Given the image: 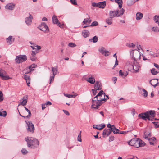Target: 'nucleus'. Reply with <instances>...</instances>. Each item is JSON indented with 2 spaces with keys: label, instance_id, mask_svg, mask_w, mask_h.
<instances>
[{
  "label": "nucleus",
  "instance_id": "11",
  "mask_svg": "<svg viewBox=\"0 0 159 159\" xmlns=\"http://www.w3.org/2000/svg\"><path fill=\"white\" fill-rule=\"evenodd\" d=\"M98 51L101 53L105 56H109L108 53L109 52L108 51H107L105 48L103 47H101L99 48Z\"/></svg>",
  "mask_w": 159,
  "mask_h": 159
},
{
  "label": "nucleus",
  "instance_id": "45",
  "mask_svg": "<svg viewBox=\"0 0 159 159\" xmlns=\"http://www.w3.org/2000/svg\"><path fill=\"white\" fill-rule=\"evenodd\" d=\"M150 137L151 134L150 133L148 134H144V137L145 139L149 140L151 139Z\"/></svg>",
  "mask_w": 159,
  "mask_h": 159
},
{
  "label": "nucleus",
  "instance_id": "13",
  "mask_svg": "<svg viewBox=\"0 0 159 159\" xmlns=\"http://www.w3.org/2000/svg\"><path fill=\"white\" fill-rule=\"evenodd\" d=\"M112 130L111 129H105L103 131L102 135L103 137H105L106 136H108L112 132Z\"/></svg>",
  "mask_w": 159,
  "mask_h": 159
},
{
  "label": "nucleus",
  "instance_id": "46",
  "mask_svg": "<svg viewBox=\"0 0 159 159\" xmlns=\"http://www.w3.org/2000/svg\"><path fill=\"white\" fill-rule=\"evenodd\" d=\"M126 45L127 47L132 48H133L135 46V45L132 43H126Z\"/></svg>",
  "mask_w": 159,
  "mask_h": 159
},
{
  "label": "nucleus",
  "instance_id": "41",
  "mask_svg": "<svg viewBox=\"0 0 159 159\" xmlns=\"http://www.w3.org/2000/svg\"><path fill=\"white\" fill-rule=\"evenodd\" d=\"M37 66V65H35V64H33L30 66L28 67L29 68V69L31 70V71H32L34 70L33 69L35 68Z\"/></svg>",
  "mask_w": 159,
  "mask_h": 159
},
{
  "label": "nucleus",
  "instance_id": "24",
  "mask_svg": "<svg viewBox=\"0 0 159 159\" xmlns=\"http://www.w3.org/2000/svg\"><path fill=\"white\" fill-rule=\"evenodd\" d=\"M82 34L84 37L86 38L89 35V32L88 30H84L82 32Z\"/></svg>",
  "mask_w": 159,
  "mask_h": 159
},
{
  "label": "nucleus",
  "instance_id": "56",
  "mask_svg": "<svg viewBox=\"0 0 159 159\" xmlns=\"http://www.w3.org/2000/svg\"><path fill=\"white\" fill-rule=\"evenodd\" d=\"M92 93L94 95H95L96 94L97 90L96 89H92Z\"/></svg>",
  "mask_w": 159,
  "mask_h": 159
},
{
  "label": "nucleus",
  "instance_id": "4",
  "mask_svg": "<svg viewBox=\"0 0 159 159\" xmlns=\"http://www.w3.org/2000/svg\"><path fill=\"white\" fill-rule=\"evenodd\" d=\"M140 46L137 47V50H132L130 52L131 56L134 61H137L140 59L141 55L139 51Z\"/></svg>",
  "mask_w": 159,
  "mask_h": 159
},
{
  "label": "nucleus",
  "instance_id": "59",
  "mask_svg": "<svg viewBox=\"0 0 159 159\" xmlns=\"http://www.w3.org/2000/svg\"><path fill=\"white\" fill-rule=\"evenodd\" d=\"M92 4V6L94 7H98V3L93 2Z\"/></svg>",
  "mask_w": 159,
  "mask_h": 159
},
{
  "label": "nucleus",
  "instance_id": "25",
  "mask_svg": "<svg viewBox=\"0 0 159 159\" xmlns=\"http://www.w3.org/2000/svg\"><path fill=\"white\" fill-rule=\"evenodd\" d=\"M143 16V14L140 12H138L136 14V19L139 20L141 19Z\"/></svg>",
  "mask_w": 159,
  "mask_h": 159
},
{
  "label": "nucleus",
  "instance_id": "44",
  "mask_svg": "<svg viewBox=\"0 0 159 159\" xmlns=\"http://www.w3.org/2000/svg\"><path fill=\"white\" fill-rule=\"evenodd\" d=\"M154 20L155 22L157 23L159 26V16H155L154 17Z\"/></svg>",
  "mask_w": 159,
  "mask_h": 159
},
{
  "label": "nucleus",
  "instance_id": "16",
  "mask_svg": "<svg viewBox=\"0 0 159 159\" xmlns=\"http://www.w3.org/2000/svg\"><path fill=\"white\" fill-rule=\"evenodd\" d=\"M110 17L112 18L115 17H118V12L116 11H110L109 12Z\"/></svg>",
  "mask_w": 159,
  "mask_h": 159
},
{
  "label": "nucleus",
  "instance_id": "36",
  "mask_svg": "<svg viewBox=\"0 0 159 159\" xmlns=\"http://www.w3.org/2000/svg\"><path fill=\"white\" fill-rule=\"evenodd\" d=\"M106 22L108 24L111 25L112 23V18L110 17L106 20Z\"/></svg>",
  "mask_w": 159,
  "mask_h": 159
},
{
  "label": "nucleus",
  "instance_id": "14",
  "mask_svg": "<svg viewBox=\"0 0 159 159\" xmlns=\"http://www.w3.org/2000/svg\"><path fill=\"white\" fill-rule=\"evenodd\" d=\"M105 126L104 124H101L100 125H93V128L96 129L98 130H101L103 129Z\"/></svg>",
  "mask_w": 159,
  "mask_h": 159
},
{
  "label": "nucleus",
  "instance_id": "39",
  "mask_svg": "<svg viewBox=\"0 0 159 159\" xmlns=\"http://www.w3.org/2000/svg\"><path fill=\"white\" fill-rule=\"evenodd\" d=\"M64 95L65 97H68V98H75L76 96H77V95H72V94H65L64 93Z\"/></svg>",
  "mask_w": 159,
  "mask_h": 159
},
{
  "label": "nucleus",
  "instance_id": "18",
  "mask_svg": "<svg viewBox=\"0 0 159 159\" xmlns=\"http://www.w3.org/2000/svg\"><path fill=\"white\" fill-rule=\"evenodd\" d=\"M15 4L12 3H10L7 4L5 6V8L7 9L12 10L14 8Z\"/></svg>",
  "mask_w": 159,
  "mask_h": 159
},
{
  "label": "nucleus",
  "instance_id": "12",
  "mask_svg": "<svg viewBox=\"0 0 159 159\" xmlns=\"http://www.w3.org/2000/svg\"><path fill=\"white\" fill-rule=\"evenodd\" d=\"M158 79H154L151 80L150 81L151 84L155 88L157 86L159 85V82H158Z\"/></svg>",
  "mask_w": 159,
  "mask_h": 159
},
{
  "label": "nucleus",
  "instance_id": "48",
  "mask_svg": "<svg viewBox=\"0 0 159 159\" xmlns=\"http://www.w3.org/2000/svg\"><path fill=\"white\" fill-rule=\"evenodd\" d=\"M151 71L152 74L153 75H156L158 73L157 71L156 70V69L155 68L152 69Z\"/></svg>",
  "mask_w": 159,
  "mask_h": 159
},
{
  "label": "nucleus",
  "instance_id": "62",
  "mask_svg": "<svg viewBox=\"0 0 159 159\" xmlns=\"http://www.w3.org/2000/svg\"><path fill=\"white\" fill-rule=\"evenodd\" d=\"M47 107V105L46 104L44 103L42 105V110H44Z\"/></svg>",
  "mask_w": 159,
  "mask_h": 159
},
{
  "label": "nucleus",
  "instance_id": "35",
  "mask_svg": "<svg viewBox=\"0 0 159 159\" xmlns=\"http://www.w3.org/2000/svg\"><path fill=\"white\" fill-rule=\"evenodd\" d=\"M115 2L119 5V7L121 9L122 6V0H115Z\"/></svg>",
  "mask_w": 159,
  "mask_h": 159
},
{
  "label": "nucleus",
  "instance_id": "30",
  "mask_svg": "<svg viewBox=\"0 0 159 159\" xmlns=\"http://www.w3.org/2000/svg\"><path fill=\"white\" fill-rule=\"evenodd\" d=\"M98 40V38L97 36H94L93 38L89 39V41L90 42H93L94 43H96Z\"/></svg>",
  "mask_w": 159,
  "mask_h": 159
},
{
  "label": "nucleus",
  "instance_id": "63",
  "mask_svg": "<svg viewBox=\"0 0 159 159\" xmlns=\"http://www.w3.org/2000/svg\"><path fill=\"white\" fill-rule=\"evenodd\" d=\"M63 111L64 112V113L66 115H70V113L68 112V111H67L64 110H63Z\"/></svg>",
  "mask_w": 159,
  "mask_h": 159
},
{
  "label": "nucleus",
  "instance_id": "33",
  "mask_svg": "<svg viewBox=\"0 0 159 159\" xmlns=\"http://www.w3.org/2000/svg\"><path fill=\"white\" fill-rule=\"evenodd\" d=\"M113 128H112V131L113 133L114 134H119V131L120 130L116 128L114 125H113Z\"/></svg>",
  "mask_w": 159,
  "mask_h": 159
},
{
  "label": "nucleus",
  "instance_id": "54",
  "mask_svg": "<svg viewBox=\"0 0 159 159\" xmlns=\"http://www.w3.org/2000/svg\"><path fill=\"white\" fill-rule=\"evenodd\" d=\"M81 131H80V133L78 135L77 138V140L78 141L80 142H81L82 141L81 139Z\"/></svg>",
  "mask_w": 159,
  "mask_h": 159
},
{
  "label": "nucleus",
  "instance_id": "52",
  "mask_svg": "<svg viewBox=\"0 0 159 159\" xmlns=\"http://www.w3.org/2000/svg\"><path fill=\"white\" fill-rule=\"evenodd\" d=\"M3 100V94L2 92L0 91V102L2 101Z\"/></svg>",
  "mask_w": 159,
  "mask_h": 159
},
{
  "label": "nucleus",
  "instance_id": "8",
  "mask_svg": "<svg viewBox=\"0 0 159 159\" xmlns=\"http://www.w3.org/2000/svg\"><path fill=\"white\" fill-rule=\"evenodd\" d=\"M38 28L41 30L46 32H48L49 31V29L48 27L44 22H42L40 25L38 27Z\"/></svg>",
  "mask_w": 159,
  "mask_h": 159
},
{
  "label": "nucleus",
  "instance_id": "17",
  "mask_svg": "<svg viewBox=\"0 0 159 159\" xmlns=\"http://www.w3.org/2000/svg\"><path fill=\"white\" fill-rule=\"evenodd\" d=\"M128 73L127 71H122L120 70L119 72V75L123 78H125L128 75Z\"/></svg>",
  "mask_w": 159,
  "mask_h": 159
},
{
  "label": "nucleus",
  "instance_id": "2",
  "mask_svg": "<svg viewBox=\"0 0 159 159\" xmlns=\"http://www.w3.org/2000/svg\"><path fill=\"white\" fill-rule=\"evenodd\" d=\"M155 116V111L150 110L139 114V117H140L142 119L145 120L148 119L149 120L152 121Z\"/></svg>",
  "mask_w": 159,
  "mask_h": 159
},
{
  "label": "nucleus",
  "instance_id": "10",
  "mask_svg": "<svg viewBox=\"0 0 159 159\" xmlns=\"http://www.w3.org/2000/svg\"><path fill=\"white\" fill-rule=\"evenodd\" d=\"M33 17L31 14H29V16L25 19V22L26 25L29 26L31 25Z\"/></svg>",
  "mask_w": 159,
  "mask_h": 159
},
{
  "label": "nucleus",
  "instance_id": "27",
  "mask_svg": "<svg viewBox=\"0 0 159 159\" xmlns=\"http://www.w3.org/2000/svg\"><path fill=\"white\" fill-rule=\"evenodd\" d=\"M116 11H117L118 12V16L120 17L121 16L123 15L125 11V10L123 8H122L120 10H116Z\"/></svg>",
  "mask_w": 159,
  "mask_h": 159
},
{
  "label": "nucleus",
  "instance_id": "20",
  "mask_svg": "<svg viewBox=\"0 0 159 159\" xmlns=\"http://www.w3.org/2000/svg\"><path fill=\"white\" fill-rule=\"evenodd\" d=\"M88 78H85V79L87 81L89 82L91 84H93L95 82V79L93 77H92V76L91 77L89 76Z\"/></svg>",
  "mask_w": 159,
  "mask_h": 159
},
{
  "label": "nucleus",
  "instance_id": "32",
  "mask_svg": "<svg viewBox=\"0 0 159 159\" xmlns=\"http://www.w3.org/2000/svg\"><path fill=\"white\" fill-rule=\"evenodd\" d=\"M102 95H104V96L105 95V93L103 91L101 90L94 97H95L96 98H101L100 97H101Z\"/></svg>",
  "mask_w": 159,
  "mask_h": 159
},
{
  "label": "nucleus",
  "instance_id": "34",
  "mask_svg": "<svg viewBox=\"0 0 159 159\" xmlns=\"http://www.w3.org/2000/svg\"><path fill=\"white\" fill-rule=\"evenodd\" d=\"M136 2L135 0H128L127 1V5L128 6H131Z\"/></svg>",
  "mask_w": 159,
  "mask_h": 159
},
{
  "label": "nucleus",
  "instance_id": "42",
  "mask_svg": "<svg viewBox=\"0 0 159 159\" xmlns=\"http://www.w3.org/2000/svg\"><path fill=\"white\" fill-rule=\"evenodd\" d=\"M27 99H24L23 98V101L20 103L19 104L18 106L20 105H22L23 106H24L27 103Z\"/></svg>",
  "mask_w": 159,
  "mask_h": 159
},
{
  "label": "nucleus",
  "instance_id": "50",
  "mask_svg": "<svg viewBox=\"0 0 159 159\" xmlns=\"http://www.w3.org/2000/svg\"><path fill=\"white\" fill-rule=\"evenodd\" d=\"M21 152L24 155H26L28 153V151L25 148H23L21 150Z\"/></svg>",
  "mask_w": 159,
  "mask_h": 159
},
{
  "label": "nucleus",
  "instance_id": "57",
  "mask_svg": "<svg viewBox=\"0 0 159 159\" xmlns=\"http://www.w3.org/2000/svg\"><path fill=\"white\" fill-rule=\"evenodd\" d=\"M113 125H111L110 123H109L107 125V127L109 128V129H111L112 130Z\"/></svg>",
  "mask_w": 159,
  "mask_h": 159
},
{
  "label": "nucleus",
  "instance_id": "15",
  "mask_svg": "<svg viewBox=\"0 0 159 159\" xmlns=\"http://www.w3.org/2000/svg\"><path fill=\"white\" fill-rule=\"evenodd\" d=\"M94 87V89L98 90H100L102 89L101 83L98 81L96 82Z\"/></svg>",
  "mask_w": 159,
  "mask_h": 159
},
{
  "label": "nucleus",
  "instance_id": "60",
  "mask_svg": "<svg viewBox=\"0 0 159 159\" xmlns=\"http://www.w3.org/2000/svg\"><path fill=\"white\" fill-rule=\"evenodd\" d=\"M7 115V112L5 111L2 112V116L5 117Z\"/></svg>",
  "mask_w": 159,
  "mask_h": 159
},
{
  "label": "nucleus",
  "instance_id": "38",
  "mask_svg": "<svg viewBox=\"0 0 159 159\" xmlns=\"http://www.w3.org/2000/svg\"><path fill=\"white\" fill-rule=\"evenodd\" d=\"M31 70L29 69V68L27 67L23 71V74H27L31 72Z\"/></svg>",
  "mask_w": 159,
  "mask_h": 159
},
{
  "label": "nucleus",
  "instance_id": "21",
  "mask_svg": "<svg viewBox=\"0 0 159 159\" xmlns=\"http://www.w3.org/2000/svg\"><path fill=\"white\" fill-rule=\"evenodd\" d=\"M132 66L133 67V69L136 72H137L138 71L139 68V64L137 63H134L132 65Z\"/></svg>",
  "mask_w": 159,
  "mask_h": 159
},
{
  "label": "nucleus",
  "instance_id": "49",
  "mask_svg": "<svg viewBox=\"0 0 159 159\" xmlns=\"http://www.w3.org/2000/svg\"><path fill=\"white\" fill-rule=\"evenodd\" d=\"M152 31L154 32H158V28L157 27H153L152 29Z\"/></svg>",
  "mask_w": 159,
  "mask_h": 159
},
{
  "label": "nucleus",
  "instance_id": "64",
  "mask_svg": "<svg viewBox=\"0 0 159 159\" xmlns=\"http://www.w3.org/2000/svg\"><path fill=\"white\" fill-rule=\"evenodd\" d=\"M117 80V78L116 77H114L112 78V80L114 84H115Z\"/></svg>",
  "mask_w": 159,
  "mask_h": 159
},
{
  "label": "nucleus",
  "instance_id": "58",
  "mask_svg": "<svg viewBox=\"0 0 159 159\" xmlns=\"http://www.w3.org/2000/svg\"><path fill=\"white\" fill-rule=\"evenodd\" d=\"M71 2L74 5H77V2L76 0H70Z\"/></svg>",
  "mask_w": 159,
  "mask_h": 159
},
{
  "label": "nucleus",
  "instance_id": "51",
  "mask_svg": "<svg viewBox=\"0 0 159 159\" xmlns=\"http://www.w3.org/2000/svg\"><path fill=\"white\" fill-rule=\"evenodd\" d=\"M68 46L70 47H74L76 46V45L73 43H70L68 44Z\"/></svg>",
  "mask_w": 159,
  "mask_h": 159
},
{
  "label": "nucleus",
  "instance_id": "47",
  "mask_svg": "<svg viewBox=\"0 0 159 159\" xmlns=\"http://www.w3.org/2000/svg\"><path fill=\"white\" fill-rule=\"evenodd\" d=\"M139 138H137L136 143L135 144L134 147L136 148H139Z\"/></svg>",
  "mask_w": 159,
  "mask_h": 159
},
{
  "label": "nucleus",
  "instance_id": "28",
  "mask_svg": "<svg viewBox=\"0 0 159 159\" xmlns=\"http://www.w3.org/2000/svg\"><path fill=\"white\" fill-rule=\"evenodd\" d=\"M137 139H132L130 141L128 142V144L131 146H134L136 143Z\"/></svg>",
  "mask_w": 159,
  "mask_h": 159
},
{
  "label": "nucleus",
  "instance_id": "1",
  "mask_svg": "<svg viewBox=\"0 0 159 159\" xmlns=\"http://www.w3.org/2000/svg\"><path fill=\"white\" fill-rule=\"evenodd\" d=\"M25 140L27 142L28 147L30 148L35 149L38 147L39 142L36 138L28 137L25 138Z\"/></svg>",
  "mask_w": 159,
  "mask_h": 159
},
{
  "label": "nucleus",
  "instance_id": "6",
  "mask_svg": "<svg viewBox=\"0 0 159 159\" xmlns=\"http://www.w3.org/2000/svg\"><path fill=\"white\" fill-rule=\"evenodd\" d=\"M52 74H51L50 76L49 83H51L52 81H53L54 76L57 72V66L55 67H52Z\"/></svg>",
  "mask_w": 159,
  "mask_h": 159
},
{
  "label": "nucleus",
  "instance_id": "43",
  "mask_svg": "<svg viewBox=\"0 0 159 159\" xmlns=\"http://www.w3.org/2000/svg\"><path fill=\"white\" fill-rule=\"evenodd\" d=\"M139 147H142L144 146L145 145V143L141 139L139 138Z\"/></svg>",
  "mask_w": 159,
  "mask_h": 159
},
{
  "label": "nucleus",
  "instance_id": "61",
  "mask_svg": "<svg viewBox=\"0 0 159 159\" xmlns=\"http://www.w3.org/2000/svg\"><path fill=\"white\" fill-rule=\"evenodd\" d=\"M114 138L113 136H110L109 138V141L110 142L113 141L114 140Z\"/></svg>",
  "mask_w": 159,
  "mask_h": 159
},
{
  "label": "nucleus",
  "instance_id": "37",
  "mask_svg": "<svg viewBox=\"0 0 159 159\" xmlns=\"http://www.w3.org/2000/svg\"><path fill=\"white\" fill-rule=\"evenodd\" d=\"M156 139L155 137H152L148 140L150 144L151 145L154 144V142L156 140Z\"/></svg>",
  "mask_w": 159,
  "mask_h": 159
},
{
  "label": "nucleus",
  "instance_id": "5",
  "mask_svg": "<svg viewBox=\"0 0 159 159\" xmlns=\"http://www.w3.org/2000/svg\"><path fill=\"white\" fill-rule=\"evenodd\" d=\"M27 60V57L25 55H20L16 57L15 61L16 63H20L25 61Z\"/></svg>",
  "mask_w": 159,
  "mask_h": 159
},
{
  "label": "nucleus",
  "instance_id": "3",
  "mask_svg": "<svg viewBox=\"0 0 159 159\" xmlns=\"http://www.w3.org/2000/svg\"><path fill=\"white\" fill-rule=\"evenodd\" d=\"M107 99L94 97L92 99L91 108L95 109H98L102 103V101H105Z\"/></svg>",
  "mask_w": 159,
  "mask_h": 159
},
{
  "label": "nucleus",
  "instance_id": "19",
  "mask_svg": "<svg viewBox=\"0 0 159 159\" xmlns=\"http://www.w3.org/2000/svg\"><path fill=\"white\" fill-rule=\"evenodd\" d=\"M146 51L149 52L148 53L149 54L152 56L153 57H157L159 56V52H157L156 53H155L152 52L151 50H149L148 49H147Z\"/></svg>",
  "mask_w": 159,
  "mask_h": 159
},
{
  "label": "nucleus",
  "instance_id": "22",
  "mask_svg": "<svg viewBox=\"0 0 159 159\" xmlns=\"http://www.w3.org/2000/svg\"><path fill=\"white\" fill-rule=\"evenodd\" d=\"M36 52L34 51H32L31 53L30 59L31 60L34 61H35L37 59V57H36Z\"/></svg>",
  "mask_w": 159,
  "mask_h": 159
},
{
  "label": "nucleus",
  "instance_id": "26",
  "mask_svg": "<svg viewBox=\"0 0 159 159\" xmlns=\"http://www.w3.org/2000/svg\"><path fill=\"white\" fill-rule=\"evenodd\" d=\"M138 88L139 90L141 91H143L144 92L143 94L142 95L144 97H147L148 96V92L145 89H141L139 87H138Z\"/></svg>",
  "mask_w": 159,
  "mask_h": 159
},
{
  "label": "nucleus",
  "instance_id": "7",
  "mask_svg": "<svg viewBox=\"0 0 159 159\" xmlns=\"http://www.w3.org/2000/svg\"><path fill=\"white\" fill-rule=\"evenodd\" d=\"M25 123L27 125V130L32 133H33L34 130V125L30 121H25Z\"/></svg>",
  "mask_w": 159,
  "mask_h": 159
},
{
  "label": "nucleus",
  "instance_id": "29",
  "mask_svg": "<svg viewBox=\"0 0 159 159\" xmlns=\"http://www.w3.org/2000/svg\"><path fill=\"white\" fill-rule=\"evenodd\" d=\"M52 20L53 22V23H54L55 24H57V23L58 22H59L58 19H57L56 16L55 15H54L53 16V17H52Z\"/></svg>",
  "mask_w": 159,
  "mask_h": 159
},
{
  "label": "nucleus",
  "instance_id": "40",
  "mask_svg": "<svg viewBox=\"0 0 159 159\" xmlns=\"http://www.w3.org/2000/svg\"><path fill=\"white\" fill-rule=\"evenodd\" d=\"M12 39V36H10L7 39V42L10 44H11L12 43V41L11 40Z\"/></svg>",
  "mask_w": 159,
  "mask_h": 159
},
{
  "label": "nucleus",
  "instance_id": "31",
  "mask_svg": "<svg viewBox=\"0 0 159 159\" xmlns=\"http://www.w3.org/2000/svg\"><path fill=\"white\" fill-rule=\"evenodd\" d=\"M24 78L26 80L28 86H29L30 85L29 84H30V77L27 75H25L24 76Z\"/></svg>",
  "mask_w": 159,
  "mask_h": 159
},
{
  "label": "nucleus",
  "instance_id": "55",
  "mask_svg": "<svg viewBox=\"0 0 159 159\" xmlns=\"http://www.w3.org/2000/svg\"><path fill=\"white\" fill-rule=\"evenodd\" d=\"M25 110L28 112V116H30L31 115V114L30 111L25 107Z\"/></svg>",
  "mask_w": 159,
  "mask_h": 159
},
{
  "label": "nucleus",
  "instance_id": "53",
  "mask_svg": "<svg viewBox=\"0 0 159 159\" xmlns=\"http://www.w3.org/2000/svg\"><path fill=\"white\" fill-rule=\"evenodd\" d=\"M98 25V23L96 21H94L92 23L91 25H90L91 26H96Z\"/></svg>",
  "mask_w": 159,
  "mask_h": 159
},
{
  "label": "nucleus",
  "instance_id": "23",
  "mask_svg": "<svg viewBox=\"0 0 159 159\" xmlns=\"http://www.w3.org/2000/svg\"><path fill=\"white\" fill-rule=\"evenodd\" d=\"M106 5V2L105 1L98 3V7L100 8H104Z\"/></svg>",
  "mask_w": 159,
  "mask_h": 159
},
{
  "label": "nucleus",
  "instance_id": "9",
  "mask_svg": "<svg viewBox=\"0 0 159 159\" xmlns=\"http://www.w3.org/2000/svg\"><path fill=\"white\" fill-rule=\"evenodd\" d=\"M0 77L2 79L7 80L10 78L9 76L6 75V72L3 70L0 69Z\"/></svg>",
  "mask_w": 159,
  "mask_h": 159
}]
</instances>
